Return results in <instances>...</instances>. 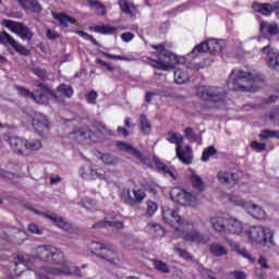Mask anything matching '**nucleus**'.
Returning a JSON list of instances; mask_svg holds the SVG:
<instances>
[{
    "label": "nucleus",
    "instance_id": "nucleus-51",
    "mask_svg": "<svg viewBox=\"0 0 279 279\" xmlns=\"http://www.w3.org/2000/svg\"><path fill=\"white\" fill-rule=\"evenodd\" d=\"M33 73L39 77V80H47V71H45L43 68H34Z\"/></svg>",
    "mask_w": 279,
    "mask_h": 279
},
{
    "label": "nucleus",
    "instance_id": "nucleus-29",
    "mask_svg": "<svg viewBox=\"0 0 279 279\" xmlns=\"http://www.w3.org/2000/svg\"><path fill=\"white\" fill-rule=\"evenodd\" d=\"M92 32L112 36V34H117L119 32V28L109 25H97L92 28Z\"/></svg>",
    "mask_w": 279,
    "mask_h": 279
},
{
    "label": "nucleus",
    "instance_id": "nucleus-14",
    "mask_svg": "<svg viewBox=\"0 0 279 279\" xmlns=\"http://www.w3.org/2000/svg\"><path fill=\"white\" fill-rule=\"evenodd\" d=\"M145 197H147V194H145V191L143 190H133L132 192H130V190L122 191V198L126 204H130V206H134V204H143Z\"/></svg>",
    "mask_w": 279,
    "mask_h": 279
},
{
    "label": "nucleus",
    "instance_id": "nucleus-36",
    "mask_svg": "<svg viewBox=\"0 0 279 279\" xmlns=\"http://www.w3.org/2000/svg\"><path fill=\"white\" fill-rule=\"evenodd\" d=\"M46 219H50V221H53L58 228H61L62 230H69V222L64 220L62 217L58 216H51V215H45Z\"/></svg>",
    "mask_w": 279,
    "mask_h": 279
},
{
    "label": "nucleus",
    "instance_id": "nucleus-34",
    "mask_svg": "<svg viewBox=\"0 0 279 279\" xmlns=\"http://www.w3.org/2000/svg\"><path fill=\"white\" fill-rule=\"evenodd\" d=\"M146 230L147 232H149V234H153V236L156 238L165 235V229L162 228V226L156 222L148 223Z\"/></svg>",
    "mask_w": 279,
    "mask_h": 279
},
{
    "label": "nucleus",
    "instance_id": "nucleus-59",
    "mask_svg": "<svg viewBox=\"0 0 279 279\" xmlns=\"http://www.w3.org/2000/svg\"><path fill=\"white\" fill-rule=\"evenodd\" d=\"M101 160L105 165H114V157H112V155H104Z\"/></svg>",
    "mask_w": 279,
    "mask_h": 279
},
{
    "label": "nucleus",
    "instance_id": "nucleus-30",
    "mask_svg": "<svg viewBox=\"0 0 279 279\" xmlns=\"http://www.w3.org/2000/svg\"><path fill=\"white\" fill-rule=\"evenodd\" d=\"M43 147V142L36 138L26 140V156H29L34 151H38Z\"/></svg>",
    "mask_w": 279,
    "mask_h": 279
},
{
    "label": "nucleus",
    "instance_id": "nucleus-54",
    "mask_svg": "<svg viewBox=\"0 0 279 279\" xmlns=\"http://www.w3.org/2000/svg\"><path fill=\"white\" fill-rule=\"evenodd\" d=\"M228 279H245L246 276H245V272L243 271H233V272H230L228 276H227Z\"/></svg>",
    "mask_w": 279,
    "mask_h": 279
},
{
    "label": "nucleus",
    "instance_id": "nucleus-19",
    "mask_svg": "<svg viewBox=\"0 0 279 279\" xmlns=\"http://www.w3.org/2000/svg\"><path fill=\"white\" fill-rule=\"evenodd\" d=\"M80 175L83 180H106V174L90 166L82 167L80 169Z\"/></svg>",
    "mask_w": 279,
    "mask_h": 279
},
{
    "label": "nucleus",
    "instance_id": "nucleus-24",
    "mask_svg": "<svg viewBox=\"0 0 279 279\" xmlns=\"http://www.w3.org/2000/svg\"><path fill=\"white\" fill-rule=\"evenodd\" d=\"M244 210L255 217V219H266L267 217V214H265V209L252 202L246 203V206H244Z\"/></svg>",
    "mask_w": 279,
    "mask_h": 279
},
{
    "label": "nucleus",
    "instance_id": "nucleus-45",
    "mask_svg": "<svg viewBox=\"0 0 279 279\" xmlns=\"http://www.w3.org/2000/svg\"><path fill=\"white\" fill-rule=\"evenodd\" d=\"M217 154V148L214 146H209L204 149L201 160L203 162H208L210 160V156H215Z\"/></svg>",
    "mask_w": 279,
    "mask_h": 279
},
{
    "label": "nucleus",
    "instance_id": "nucleus-62",
    "mask_svg": "<svg viewBox=\"0 0 279 279\" xmlns=\"http://www.w3.org/2000/svg\"><path fill=\"white\" fill-rule=\"evenodd\" d=\"M118 132H119V134H122V136H124V137L130 136V132L125 128L119 126Z\"/></svg>",
    "mask_w": 279,
    "mask_h": 279
},
{
    "label": "nucleus",
    "instance_id": "nucleus-39",
    "mask_svg": "<svg viewBox=\"0 0 279 279\" xmlns=\"http://www.w3.org/2000/svg\"><path fill=\"white\" fill-rule=\"evenodd\" d=\"M207 51H209L208 44L205 41L194 47L193 50L190 52V56H192V58H197V56H202V53H207Z\"/></svg>",
    "mask_w": 279,
    "mask_h": 279
},
{
    "label": "nucleus",
    "instance_id": "nucleus-53",
    "mask_svg": "<svg viewBox=\"0 0 279 279\" xmlns=\"http://www.w3.org/2000/svg\"><path fill=\"white\" fill-rule=\"evenodd\" d=\"M97 97H98L97 92L95 90L89 92L86 96L87 102L92 105L97 104Z\"/></svg>",
    "mask_w": 279,
    "mask_h": 279
},
{
    "label": "nucleus",
    "instance_id": "nucleus-56",
    "mask_svg": "<svg viewBox=\"0 0 279 279\" xmlns=\"http://www.w3.org/2000/svg\"><path fill=\"white\" fill-rule=\"evenodd\" d=\"M251 147L255 149V151H265V143L252 142Z\"/></svg>",
    "mask_w": 279,
    "mask_h": 279
},
{
    "label": "nucleus",
    "instance_id": "nucleus-61",
    "mask_svg": "<svg viewBox=\"0 0 279 279\" xmlns=\"http://www.w3.org/2000/svg\"><path fill=\"white\" fill-rule=\"evenodd\" d=\"M258 265H260L263 269H269V265H267V259L265 257H259Z\"/></svg>",
    "mask_w": 279,
    "mask_h": 279
},
{
    "label": "nucleus",
    "instance_id": "nucleus-43",
    "mask_svg": "<svg viewBox=\"0 0 279 279\" xmlns=\"http://www.w3.org/2000/svg\"><path fill=\"white\" fill-rule=\"evenodd\" d=\"M205 43L208 46V51H210L211 53L214 51H221V49H223V46L221 45V41H219L217 39H208Z\"/></svg>",
    "mask_w": 279,
    "mask_h": 279
},
{
    "label": "nucleus",
    "instance_id": "nucleus-28",
    "mask_svg": "<svg viewBox=\"0 0 279 279\" xmlns=\"http://www.w3.org/2000/svg\"><path fill=\"white\" fill-rule=\"evenodd\" d=\"M19 3L24 10H31L32 12H43V7L36 0H19Z\"/></svg>",
    "mask_w": 279,
    "mask_h": 279
},
{
    "label": "nucleus",
    "instance_id": "nucleus-2",
    "mask_svg": "<svg viewBox=\"0 0 279 279\" xmlns=\"http://www.w3.org/2000/svg\"><path fill=\"white\" fill-rule=\"evenodd\" d=\"M151 48L156 50L154 54L158 58V60L148 58V64H150L153 69H158V71H169L170 69H173L175 64H182L183 59L169 52L165 47V44L151 45Z\"/></svg>",
    "mask_w": 279,
    "mask_h": 279
},
{
    "label": "nucleus",
    "instance_id": "nucleus-44",
    "mask_svg": "<svg viewBox=\"0 0 279 279\" xmlns=\"http://www.w3.org/2000/svg\"><path fill=\"white\" fill-rule=\"evenodd\" d=\"M227 199H229V202L234 206H240L241 208H244V209H245V206L247 205V202L241 199V197H239L238 195L228 194Z\"/></svg>",
    "mask_w": 279,
    "mask_h": 279
},
{
    "label": "nucleus",
    "instance_id": "nucleus-52",
    "mask_svg": "<svg viewBox=\"0 0 279 279\" xmlns=\"http://www.w3.org/2000/svg\"><path fill=\"white\" fill-rule=\"evenodd\" d=\"M174 252L175 254H178V256H180L181 258H184L185 260L191 259V254H189V252H186L185 250H182L180 247H174Z\"/></svg>",
    "mask_w": 279,
    "mask_h": 279
},
{
    "label": "nucleus",
    "instance_id": "nucleus-47",
    "mask_svg": "<svg viewBox=\"0 0 279 279\" xmlns=\"http://www.w3.org/2000/svg\"><path fill=\"white\" fill-rule=\"evenodd\" d=\"M259 138H262V141H267L268 138H279V132L278 131L264 130V131L260 132Z\"/></svg>",
    "mask_w": 279,
    "mask_h": 279
},
{
    "label": "nucleus",
    "instance_id": "nucleus-7",
    "mask_svg": "<svg viewBox=\"0 0 279 279\" xmlns=\"http://www.w3.org/2000/svg\"><path fill=\"white\" fill-rule=\"evenodd\" d=\"M162 217L168 226H171V228H174L179 232L185 231L186 228L193 226L189 220L182 219L178 209L166 208L162 210Z\"/></svg>",
    "mask_w": 279,
    "mask_h": 279
},
{
    "label": "nucleus",
    "instance_id": "nucleus-33",
    "mask_svg": "<svg viewBox=\"0 0 279 279\" xmlns=\"http://www.w3.org/2000/svg\"><path fill=\"white\" fill-rule=\"evenodd\" d=\"M36 260V257L26 255L21 256L17 258V262H15L16 269H21V267H26V269H32V265Z\"/></svg>",
    "mask_w": 279,
    "mask_h": 279
},
{
    "label": "nucleus",
    "instance_id": "nucleus-55",
    "mask_svg": "<svg viewBox=\"0 0 279 279\" xmlns=\"http://www.w3.org/2000/svg\"><path fill=\"white\" fill-rule=\"evenodd\" d=\"M28 230L32 234H43L44 229L38 227L36 223L28 225Z\"/></svg>",
    "mask_w": 279,
    "mask_h": 279
},
{
    "label": "nucleus",
    "instance_id": "nucleus-11",
    "mask_svg": "<svg viewBox=\"0 0 279 279\" xmlns=\"http://www.w3.org/2000/svg\"><path fill=\"white\" fill-rule=\"evenodd\" d=\"M69 138L83 145H90V143H97L99 141L97 134L93 133L90 129H78L70 133Z\"/></svg>",
    "mask_w": 279,
    "mask_h": 279
},
{
    "label": "nucleus",
    "instance_id": "nucleus-15",
    "mask_svg": "<svg viewBox=\"0 0 279 279\" xmlns=\"http://www.w3.org/2000/svg\"><path fill=\"white\" fill-rule=\"evenodd\" d=\"M0 43H2V45H10V47L15 49V51H17V53H21L22 56H29V50H27L25 46L16 41L14 37H12L7 32H2L0 34Z\"/></svg>",
    "mask_w": 279,
    "mask_h": 279
},
{
    "label": "nucleus",
    "instance_id": "nucleus-64",
    "mask_svg": "<svg viewBox=\"0 0 279 279\" xmlns=\"http://www.w3.org/2000/svg\"><path fill=\"white\" fill-rule=\"evenodd\" d=\"M60 182H62V178L61 177H52L50 179V184H60Z\"/></svg>",
    "mask_w": 279,
    "mask_h": 279
},
{
    "label": "nucleus",
    "instance_id": "nucleus-21",
    "mask_svg": "<svg viewBox=\"0 0 279 279\" xmlns=\"http://www.w3.org/2000/svg\"><path fill=\"white\" fill-rule=\"evenodd\" d=\"M243 230H245V227H243V222H241V220L235 217L228 218L227 235L236 234L238 236H241V234H243Z\"/></svg>",
    "mask_w": 279,
    "mask_h": 279
},
{
    "label": "nucleus",
    "instance_id": "nucleus-8",
    "mask_svg": "<svg viewBox=\"0 0 279 279\" xmlns=\"http://www.w3.org/2000/svg\"><path fill=\"white\" fill-rule=\"evenodd\" d=\"M170 197L172 202L180 204L181 206H190L195 208L197 206V196L192 195L191 192L182 187H172L170 191Z\"/></svg>",
    "mask_w": 279,
    "mask_h": 279
},
{
    "label": "nucleus",
    "instance_id": "nucleus-46",
    "mask_svg": "<svg viewBox=\"0 0 279 279\" xmlns=\"http://www.w3.org/2000/svg\"><path fill=\"white\" fill-rule=\"evenodd\" d=\"M153 265L157 271H161V274H169V266H167V263L160 259H154Z\"/></svg>",
    "mask_w": 279,
    "mask_h": 279
},
{
    "label": "nucleus",
    "instance_id": "nucleus-1",
    "mask_svg": "<svg viewBox=\"0 0 279 279\" xmlns=\"http://www.w3.org/2000/svg\"><path fill=\"white\" fill-rule=\"evenodd\" d=\"M35 256L41 263H50L54 265L51 268H39L36 271L38 279H51L49 276H77L82 278V271L78 267H71L64 257V253L51 245H40L35 248Z\"/></svg>",
    "mask_w": 279,
    "mask_h": 279
},
{
    "label": "nucleus",
    "instance_id": "nucleus-48",
    "mask_svg": "<svg viewBox=\"0 0 279 279\" xmlns=\"http://www.w3.org/2000/svg\"><path fill=\"white\" fill-rule=\"evenodd\" d=\"M58 92L64 97H73V87L66 84H62L58 87Z\"/></svg>",
    "mask_w": 279,
    "mask_h": 279
},
{
    "label": "nucleus",
    "instance_id": "nucleus-13",
    "mask_svg": "<svg viewBox=\"0 0 279 279\" xmlns=\"http://www.w3.org/2000/svg\"><path fill=\"white\" fill-rule=\"evenodd\" d=\"M262 52L265 56L267 66L274 69V71H279V51L269 46H265Z\"/></svg>",
    "mask_w": 279,
    "mask_h": 279
},
{
    "label": "nucleus",
    "instance_id": "nucleus-3",
    "mask_svg": "<svg viewBox=\"0 0 279 279\" xmlns=\"http://www.w3.org/2000/svg\"><path fill=\"white\" fill-rule=\"evenodd\" d=\"M254 81V76L250 72L235 69L229 76L227 84L229 90H247L251 92V84Z\"/></svg>",
    "mask_w": 279,
    "mask_h": 279
},
{
    "label": "nucleus",
    "instance_id": "nucleus-31",
    "mask_svg": "<svg viewBox=\"0 0 279 279\" xmlns=\"http://www.w3.org/2000/svg\"><path fill=\"white\" fill-rule=\"evenodd\" d=\"M53 19H56V21H59L62 27H69V23H71V25H75V23H77V20H75V17H71L66 15V13H61V14L53 13Z\"/></svg>",
    "mask_w": 279,
    "mask_h": 279
},
{
    "label": "nucleus",
    "instance_id": "nucleus-16",
    "mask_svg": "<svg viewBox=\"0 0 279 279\" xmlns=\"http://www.w3.org/2000/svg\"><path fill=\"white\" fill-rule=\"evenodd\" d=\"M33 128L37 134L45 136L49 132V120L43 113H35L33 118Z\"/></svg>",
    "mask_w": 279,
    "mask_h": 279
},
{
    "label": "nucleus",
    "instance_id": "nucleus-9",
    "mask_svg": "<svg viewBox=\"0 0 279 279\" xmlns=\"http://www.w3.org/2000/svg\"><path fill=\"white\" fill-rule=\"evenodd\" d=\"M37 88H40L43 92L35 90L34 93L29 92V89L25 87L17 86L16 89L19 90L22 97H26V99H33L35 104L45 105L49 101V96L47 93L49 92V87L47 85L39 83L37 84Z\"/></svg>",
    "mask_w": 279,
    "mask_h": 279
},
{
    "label": "nucleus",
    "instance_id": "nucleus-42",
    "mask_svg": "<svg viewBox=\"0 0 279 279\" xmlns=\"http://www.w3.org/2000/svg\"><path fill=\"white\" fill-rule=\"evenodd\" d=\"M88 3L93 10H97V14H100L101 16L106 15V7L104 3L98 0H89Z\"/></svg>",
    "mask_w": 279,
    "mask_h": 279
},
{
    "label": "nucleus",
    "instance_id": "nucleus-37",
    "mask_svg": "<svg viewBox=\"0 0 279 279\" xmlns=\"http://www.w3.org/2000/svg\"><path fill=\"white\" fill-rule=\"evenodd\" d=\"M140 126L142 134H151V123H149L147 116H140Z\"/></svg>",
    "mask_w": 279,
    "mask_h": 279
},
{
    "label": "nucleus",
    "instance_id": "nucleus-22",
    "mask_svg": "<svg viewBox=\"0 0 279 279\" xmlns=\"http://www.w3.org/2000/svg\"><path fill=\"white\" fill-rule=\"evenodd\" d=\"M118 5L121 12L128 16H131V19L138 14V7L134 4V0H119Z\"/></svg>",
    "mask_w": 279,
    "mask_h": 279
},
{
    "label": "nucleus",
    "instance_id": "nucleus-5",
    "mask_svg": "<svg viewBox=\"0 0 279 279\" xmlns=\"http://www.w3.org/2000/svg\"><path fill=\"white\" fill-rule=\"evenodd\" d=\"M245 235L251 243H257L259 245H267V243H272L274 241V231L267 227H251L245 231Z\"/></svg>",
    "mask_w": 279,
    "mask_h": 279
},
{
    "label": "nucleus",
    "instance_id": "nucleus-6",
    "mask_svg": "<svg viewBox=\"0 0 279 279\" xmlns=\"http://www.w3.org/2000/svg\"><path fill=\"white\" fill-rule=\"evenodd\" d=\"M196 95L205 101H211L213 104H223L226 99V90L221 87H208V86H198L196 87Z\"/></svg>",
    "mask_w": 279,
    "mask_h": 279
},
{
    "label": "nucleus",
    "instance_id": "nucleus-27",
    "mask_svg": "<svg viewBox=\"0 0 279 279\" xmlns=\"http://www.w3.org/2000/svg\"><path fill=\"white\" fill-rule=\"evenodd\" d=\"M189 177L193 187L198 191V193H203V191L206 189V185L204 184L202 177H199L193 169L189 170Z\"/></svg>",
    "mask_w": 279,
    "mask_h": 279
},
{
    "label": "nucleus",
    "instance_id": "nucleus-57",
    "mask_svg": "<svg viewBox=\"0 0 279 279\" xmlns=\"http://www.w3.org/2000/svg\"><path fill=\"white\" fill-rule=\"evenodd\" d=\"M117 60H121L124 62H134V61H136V57H134V54L118 56Z\"/></svg>",
    "mask_w": 279,
    "mask_h": 279
},
{
    "label": "nucleus",
    "instance_id": "nucleus-12",
    "mask_svg": "<svg viewBox=\"0 0 279 279\" xmlns=\"http://www.w3.org/2000/svg\"><path fill=\"white\" fill-rule=\"evenodd\" d=\"M183 241H186L187 243H201L202 245H206V243H210V235L202 233L197 229H192L183 234Z\"/></svg>",
    "mask_w": 279,
    "mask_h": 279
},
{
    "label": "nucleus",
    "instance_id": "nucleus-18",
    "mask_svg": "<svg viewBox=\"0 0 279 279\" xmlns=\"http://www.w3.org/2000/svg\"><path fill=\"white\" fill-rule=\"evenodd\" d=\"M209 223L214 232L221 234V236H227L228 218L223 216H214L209 219Z\"/></svg>",
    "mask_w": 279,
    "mask_h": 279
},
{
    "label": "nucleus",
    "instance_id": "nucleus-58",
    "mask_svg": "<svg viewBox=\"0 0 279 279\" xmlns=\"http://www.w3.org/2000/svg\"><path fill=\"white\" fill-rule=\"evenodd\" d=\"M121 40L123 43H131V40H134V35L133 33L126 32L121 35Z\"/></svg>",
    "mask_w": 279,
    "mask_h": 279
},
{
    "label": "nucleus",
    "instance_id": "nucleus-41",
    "mask_svg": "<svg viewBox=\"0 0 279 279\" xmlns=\"http://www.w3.org/2000/svg\"><path fill=\"white\" fill-rule=\"evenodd\" d=\"M174 82L175 84H186L189 82V74L182 71V69H177L174 71Z\"/></svg>",
    "mask_w": 279,
    "mask_h": 279
},
{
    "label": "nucleus",
    "instance_id": "nucleus-38",
    "mask_svg": "<svg viewBox=\"0 0 279 279\" xmlns=\"http://www.w3.org/2000/svg\"><path fill=\"white\" fill-rule=\"evenodd\" d=\"M167 141H169L171 144L177 145V147H182V143H184V137L179 133L170 131L168 133Z\"/></svg>",
    "mask_w": 279,
    "mask_h": 279
},
{
    "label": "nucleus",
    "instance_id": "nucleus-60",
    "mask_svg": "<svg viewBox=\"0 0 279 279\" xmlns=\"http://www.w3.org/2000/svg\"><path fill=\"white\" fill-rule=\"evenodd\" d=\"M47 38H49V40H56V38H59L60 35L51 29H47V34H46Z\"/></svg>",
    "mask_w": 279,
    "mask_h": 279
},
{
    "label": "nucleus",
    "instance_id": "nucleus-10",
    "mask_svg": "<svg viewBox=\"0 0 279 279\" xmlns=\"http://www.w3.org/2000/svg\"><path fill=\"white\" fill-rule=\"evenodd\" d=\"M3 25L10 29L16 36H20L22 40H32L34 38V33L29 27L23 23L14 22L12 20H3Z\"/></svg>",
    "mask_w": 279,
    "mask_h": 279
},
{
    "label": "nucleus",
    "instance_id": "nucleus-32",
    "mask_svg": "<svg viewBox=\"0 0 279 279\" xmlns=\"http://www.w3.org/2000/svg\"><path fill=\"white\" fill-rule=\"evenodd\" d=\"M209 253L213 256H228V248L221 243H213L209 245Z\"/></svg>",
    "mask_w": 279,
    "mask_h": 279
},
{
    "label": "nucleus",
    "instance_id": "nucleus-63",
    "mask_svg": "<svg viewBox=\"0 0 279 279\" xmlns=\"http://www.w3.org/2000/svg\"><path fill=\"white\" fill-rule=\"evenodd\" d=\"M84 40H90L94 45H97V39H95L92 35H88V33H85Z\"/></svg>",
    "mask_w": 279,
    "mask_h": 279
},
{
    "label": "nucleus",
    "instance_id": "nucleus-50",
    "mask_svg": "<svg viewBox=\"0 0 279 279\" xmlns=\"http://www.w3.org/2000/svg\"><path fill=\"white\" fill-rule=\"evenodd\" d=\"M185 138H189L190 143L199 141V137L197 134H195V132H193V129L191 128L185 129Z\"/></svg>",
    "mask_w": 279,
    "mask_h": 279
},
{
    "label": "nucleus",
    "instance_id": "nucleus-4",
    "mask_svg": "<svg viewBox=\"0 0 279 279\" xmlns=\"http://www.w3.org/2000/svg\"><path fill=\"white\" fill-rule=\"evenodd\" d=\"M88 251L97 256V258H100V260H106V263H110L111 265H117L121 260L117 251L99 242L89 243Z\"/></svg>",
    "mask_w": 279,
    "mask_h": 279
},
{
    "label": "nucleus",
    "instance_id": "nucleus-49",
    "mask_svg": "<svg viewBox=\"0 0 279 279\" xmlns=\"http://www.w3.org/2000/svg\"><path fill=\"white\" fill-rule=\"evenodd\" d=\"M147 207H146V213L149 217H154V215H156L157 210H158V204H156L154 201H148L146 203Z\"/></svg>",
    "mask_w": 279,
    "mask_h": 279
},
{
    "label": "nucleus",
    "instance_id": "nucleus-35",
    "mask_svg": "<svg viewBox=\"0 0 279 279\" xmlns=\"http://www.w3.org/2000/svg\"><path fill=\"white\" fill-rule=\"evenodd\" d=\"M154 163L158 171H160L161 173H167L168 175H170V178H175L173 170H171V168L160 161V159H158L157 157H154Z\"/></svg>",
    "mask_w": 279,
    "mask_h": 279
},
{
    "label": "nucleus",
    "instance_id": "nucleus-26",
    "mask_svg": "<svg viewBox=\"0 0 279 279\" xmlns=\"http://www.w3.org/2000/svg\"><path fill=\"white\" fill-rule=\"evenodd\" d=\"M117 146L121 151H130L132 156L137 158V160H141L142 162H147V158L143 157V154H141V150L134 148L132 145L125 143V142H118Z\"/></svg>",
    "mask_w": 279,
    "mask_h": 279
},
{
    "label": "nucleus",
    "instance_id": "nucleus-40",
    "mask_svg": "<svg viewBox=\"0 0 279 279\" xmlns=\"http://www.w3.org/2000/svg\"><path fill=\"white\" fill-rule=\"evenodd\" d=\"M108 226L121 229L123 228V222L105 219L104 221L95 223L93 228H108Z\"/></svg>",
    "mask_w": 279,
    "mask_h": 279
},
{
    "label": "nucleus",
    "instance_id": "nucleus-23",
    "mask_svg": "<svg viewBox=\"0 0 279 279\" xmlns=\"http://www.w3.org/2000/svg\"><path fill=\"white\" fill-rule=\"evenodd\" d=\"M177 151V158H179L180 161H182L183 165H191L193 163V148L191 146H185V148H182V146H179L175 148Z\"/></svg>",
    "mask_w": 279,
    "mask_h": 279
},
{
    "label": "nucleus",
    "instance_id": "nucleus-20",
    "mask_svg": "<svg viewBox=\"0 0 279 279\" xmlns=\"http://www.w3.org/2000/svg\"><path fill=\"white\" fill-rule=\"evenodd\" d=\"M11 149L19 154V156H26V140L19 136H12L9 138Z\"/></svg>",
    "mask_w": 279,
    "mask_h": 279
},
{
    "label": "nucleus",
    "instance_id": "nucleus-25",
    "mask_svg": "<svg viewBox=\"0 0 279 279\" xmlns=\"http://www.w3.org/2000/svg\"><path fill=\"white\" fill-rule=\"evenodd\" d=\"M218 182H220V184H230V185H234L236 184V182H239V175L235 173H230L226 170H220L218 172Z\"/></svg>",
    "mask_w": 279,
    "mask_h": 279
},
{
    "label": "nucleus",
    "instance_id": "nucleus-17",
    "mask_svg": "<svg viewBox=\"0 0 279 279\" xmlns=\"http://www.w3.org/2000/svg\"><path fill=\"white\" fill-rule=\"evenodd\" d=\"M252 9L254 10V12H258L259 14H263V16H269L271 12H275V14L279 19V2H276L274 4L254 2L252 4Z\"/></svg>",
    "mask_w": 279,
    "mask_h": 279
}]
</instances>
